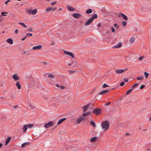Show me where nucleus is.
<instances>
[{
  "label": "nucleus",
  "instance_id": "f257e3e1",
  "mask_svg": "<svg viewBox=\"0 0 151 151\" xmlns=\"http://www.w3.org/2000/svg\"><path fill=\"white\" fill-rule=\"evenodd\" d=\"M101 127L103 129H104V131H106L108 129L110 124L107 120H105L102 122L101 124Z\"/></svg>",
  "mask_w": 151,
  "mask_h": 151
},
{
  "label": "nucleus",
  "instance_id": "f03ea898",
  "mask_svg": "<svg viewBox=\"0 0 151 151\" xmlns=\"http://www.w3.org/2000/svg\"><path fill=\"white\" fill-rule=\"evenodd\" d=\"M93 112L96 115H98L101 113V110L100 108H97L93 110Z\"/></svg>",
  "mask_w": 151,
  "mask_h": 151
},
{
  "label": "nucleus",
  "instance_id": "7ed1b4c3",
  "mask_svg": "<svg viewBox=\"0 0 151 151\" xmlns=\"http://www.w3.org/2000/svg\"><path fill=\"white\" fill-rule=\"evenodd\" d=\"M37 10L36 9H34L33 10H28L27 11V12L29 14H32L35 15L37 13Z\"/></svg>",
  "mask_w": 151,
  "mask_h": 151
},
{
  "label": "nucleus",
  "instance_id": "20e7f679",
  "mask_svg": "<svg viewBox=\"0 0 151 151\" xmlns=\"http://www.w3.org/2000/svg\"><path fill=\"white\" fill-rule=\"evenodd\" d=\"M53 123L52 121L49 122L47 123H46L45 125V127L46 128L50 127L52 126Z\"/></svg>",
  "mask_w": 151,
  "mask_h": 151
},
{
  "label": "nucleus",
  "instance_id": "39448f33",
  "mask_svg": "<svg viewBox=\"0 0 151 151\" xmlns=\"http://www.w3.org/2000/svg\"><path fill=\"white\" fill-rule=\"evenodd\" d=\"M62 51L65 54L68 55L70 56H71L72 58H74V54L73 53L71 52L67 51H65L64 50H63Z\"/></svg>",
  "mask_w": 151,
  "mask_h": 151
},
{
  "label": "nucleus",
  "instance_id": "423d86ee",
  "mask_svg": "<svg viewBox=\"0 0 151 151\" xmlns=\"http://www.w3.org/2000/svg\"><path fill=\"white\" fill-rule=\"evenodd\" d=\"M127 70V68H126L125 70L123 69H116V72L118 74H121L123 73L125 71Z\"/></svg>",
  "mask_w": 151,
  "mask_h": 151
},
{
  "label": "nucleus",
  "instance_id": "0eeeda50",
  "mask_svg": "<svg viewBox=\"0 0 151 151\" xmlns=\"http://www.w3.org/2000/svg\"><path fill=\"white\" fill-rule=\"evenodd\" d=\"M109 90H106L103 91L99 92L98 95H104L105 94H107L110 91Z\"/></svg>",
  "mask_w": 151,
  "mask_h": 151
},
{
  "label": "nucleus",
  "instance_id": "6e6552de",
  "mask_svg": "<svg viewBox=\"0 0 151 151\" xmlns=\"http://www.w3.org/2000/svg\"><path fill=\"white\" fill-rule=\"evenodd\" d=\"M73 16L76 19H79L82 16L81 14L79 13H73Z\"/></svg>",
  "mask_w": 151,
  "mask_h": 151
},
{
  "label": "nucleus",
  "instance_id": "1a4fd4ad",
  "mask_svg": "<svg viewBox=\"0 0 151 151\" xmlns=\"http://www.w3.org/2000/svg\"><path fill=\"white\" fill-rule=\"evenodd\" d=\"M93 20L91 18L87 20L86 22L85 23V26H88L91 24L93 22Z\"/></svg>",
  "mask_w": 151,
  "mask_h": 151
},
{
  "label": "nucleus",
  "instance_id": "9d476101",
  "mask_svg": "<svg viewBox=\"0 0 151 151\" xmlns=\"http://www.w3.org/2000/svg\"><path fill=\"white\" fill-rule=\"evenodd\" d=\"M90 105V104H88L84 106H82V109H83V112H85L89 108Z\"/></svg>",
  "mask_w": 151,
  "mask_h": 151
},
{
  "label": "nucleus",
  "instance_id": "9b49d317",
  "mask_svg": "<svg viewBox=\"0 0 151 151\" xmlns=\"http://www.w3.org/2000/svg\"><path fill=\"white\" fill-rule=\"evenodd\" d=\"M42 47V46L41 45H37L33 47L32 49L33 50H40Z\"/></svg>",
  "mask_w": 151,
  "mask_h": 151
},
{
  "label": "nucleus",
  "instance_id": "f8f14e48",
  "mask_svg": "<svg viewBox=\"0 0 151 151\" xmlns=\"http://www.w3.org/2000/svg\"><path fill=\"white\" fill-rule=\"evenodd\" d=\"M68 10L70 11L73 12L75 10V9L70 5H67L66 6Z\"/></svg>",
  "mask_w": 151,
  "mask_h": 151
},
{
  "label": "nucleus",
  "instance_id": "ddd939ff",
  "mask_svg": "<svg viewBox=\"0 0 151 151\" xmlns=\"http://www.w3.org/2000/svg\"><path fill=\"white\" fill-rule=\"evenodd\" d=\"M119 14L123 18V19L124 20H128V18L126 15L124 14L122 12H120Z\"/></svg>",
  "mask_w": 151,
  "mask_h": 151
},
{
  "label": "nucleus",
  "instance_id": "4468645a",
  "mask_svg": "<svg viewBox=\"0 0 151 151\" xmlns=\"http://www.w3.org/2000/svg\"><path fill=\"white\" fill-rule=\"evenodd\" d=\"M12 78L15 81H17L19 79V77L16 74H14L12 76Z\"/></svg>",
  "mask_w": 151,
  "mask_h": 151
},
{
  "label": "nucleus",
  "instance_id": "2eb2a0df",
  "mask_svg": "<svg viewBox=\"0 0 151 151\" xmlns=\"http://www.w3.org/2000/svg\"><path fill=\"white\" fill-rule=\"evenodd\" d=\"M122 45V42H119L118 44L117 45H116L114 46L113 47V48H119L121 47Z\"/></svg>",
  "mask_w": 151,
  "mask_h": 151
},
{
  "label": "nucleus",
  "instance_id": "dca6fc26",
  "mask_svg": "<svg viewBox=\"0 0 151 151\" xmlns=\"http://www.w3.org/2000/svg\"><path fill=\"white\" fill-rule=\"evenodd\" d=\"M66 119V118H63L60 119L57 123L58 125H60V124L63 122Z\"/></svg>",
  "mask_w": 151,
  "mask_h": 151
},
{
  "label": "nucleus",
  "instance_id": "f3484780",
  "mask_svg": "<svg viewBox=\"0 0 151 151\" xmlns=\"http://www.w3.org/2000/svg\"><path fill=\"white\" fill-rule=\"evenodd\" d=\"M11 139H12V138L11 137H9L7 138V139H6V140L5 142V145H8V144L9 142L10 141Z\"/></svg>",
  "mask_w": 151,
  "mask_h": 151
},
{
  "label": "nucleus",
  "instance_id": "a211bd4d",
  "mask_svg": "<svg viewBox=\"0 0 151 151\" xmlns=\"http://www.w3.org/2000/svg\"><path fill=\"white\" fill-rule=\"evenodd\" d=\"M30 144V142H25L24 143H23L21 147L22 148H24L25 147V146L27 145H29Z\"/></svg>",
  "mask_w": 151,
  "mask_h": 151
},
{
  "label": "nucleus",
  "instance_id": "6ab92c4d",
  "mask_svg": "<svg viewBox=\"0 0 151 151\" xmlns=\"http://www.w3.org/2000/svg\"><path fill=\"white\" fill-rule=\"evenodd\" d=\"M6 42L10 44H13V40L11 38H9L6 40Z\"/></svg>",
  "mask_w": 151,
  "mask_h": 151
},
{
  "label": "nucleus",
  "instance_id": "aec40b11",
  "mask_svg": "<svg viewBox=\"0 0 151 151\" xmlns=\"http://www.w3.org/2000/svg\"><path fill=\"white\" fill-rule=\"evenodd\" d=\"M90 115L92 116V114H91V112H88L86 113H84L82 114V116H87Z\"/></svg>",
  "mask_w": 151,
  "mask_h": 151
},
{
  "label": "nucleus",
  "instance_id": "412c9836",
  "mask_svg": "<svg viewBox=\"0 0 151 151\" xmlns=\"http://www.w3.org/2000/svg\"><path fill=\"white\" fill-rule=\"evenodd\" d=\"M16 85L18 89H21V85L19 83V81H17L16 84Z\"/></svg>",
  "mask_w": 151,
  "mask_h": 151
},
{
  "label": "nucleus",
  "instance_id": "4be33fe9",
  "mask_svg": "<svg viewBox=\"0 0 151 151\" xmlns=\"http://www.w3.org/2000/svg\"><path fill=\"white\" fill-rule=\"evenodd\" d=\"M92 12V10L91 9H88L85 12V13L86 14H90Z\"/></svg>",
  "mask_w": 151,
  "mask_h": 151
},
{
  "label": "nucleus",
  "instance_id": "5701e85b",
  "mask_svg": "<svg viewBox=\"0 0 151 151\" xmlns=\"http://www.w3.org/2000/svg\"><path fill=\"white\" fill-rule=\"evenodd\" d=\"M98 139L97 137H92L90 140L91 142H94L96 141V140Z\"/></svg>",
  "mask_w": 151,
  "mask_h": 151
},
{
  "label": "nucleus",
  "instance_id": "b1692460",
  "mask_svg": "<svg viewBox=\"0 0 151 151\" xmlns=\"http://www.w3.org/2000/svg\"><path fill=\"white\" fill-rule=\"evenodd\" d=\"M84 119V118H83L82 117H81L80 118L78 119L77 120L76 122L77 124H79L81 122L82 120Z\"/></svg>",
  "mask_w": 151,
  "mask_h": 151
},
{
  "label": "nucleus",
  "instance_id": "393cba45",
  "mask_svg": "<svg viewBox=\"0 0 151 151\" xmlns=\"http://www.w3.org/2000/svg\"><path fill=\"white\" fill-rule=\"evenodd\" d=\"M138 85V83H136L132 85L131 87L132 88L131 89H132V90L134 89L135 88H137Z\"/></svg>",
  "mask_w": 151,
  "mask_h": 151
},
{
  "label": "nucleus",
  "instance_id": "a878e982",
  "mask_svg": "<svg viewBox=\"0 0 151 151\" xmlns=\"http://www.w3.org/2000/svg\"><path fill=\"white\" fill-rule=\"evenodd\" d=\"M23 131L24 132H25L27 131V127L26 125H24L23 126Z\"/></svg>",
  "mask_w": 151,
  "mask_h": 151
},
{
  "label": "nucleus",
  "instance_id": "bb28decb",
  "mask_svg": "<svg viewBox=\"0 0 151 151\" xmlns=\"http://www.w3.org/2000/svg\"><path fill=\"white\" fill-rule=\"evenodd\" d=\"M97 18V14H93L92 17L91 18V19H92V20L93 21L94 19H96Z\"/></svg>",
  "mask_w": 151,
  "mask_h": 151
},
{
  "label": "nucleus",
  "instance_id": "cd10ccee",
  "mask_svg": "<svg viewBox=\"0 0 151 151\" xmlns=\"http://www.w3.org/2000/svg\"><path fill=\"white\" fill-rule=\"evenodd\" d=\"M90 124L91 125L93 126L94 127H96V125L95 123L93 121H91L90 122Z\"/></svg>",
  "mask_w": 151,
  "mask_h": 151
},
{
  "label": "nucleus",
  "instance_id": "c85d7f7f",
  "mask_svg": "<svg viewBox=\"0 0 151 151\" xmlns=\"http://www.w3.org/2000/svg\"><path fill=\"white\" fill-rule=\"evenodd\" d=\"M132 89H129L128 91H127L126 93V95H128L130 93H131V92H132Z\"/></svg>",
  "mask_w": 151,
  "mask_h": 151
},
{
  "label": "nucleus",
  "instance_id": "c756f323",
  "mask_svg": "<svg viewBox=\"0 0 151 151\" xmlns=\"http://www.w3.org/2000/svg\"><path fill=\"white\" fill-rule=\"evenodd\" d=\"M19 24L22 25L24 28H26L27 27V26L24 23L20 22H19Z\"/></svg>",
  "mask_w": 151,
  "mask_h": 151
},
{
  "label": "nucleus",
  "instance_id": "7c9ffc66",
  "mask_svg": "<svg viewBox=\"0 0 151 151\" xmlns=\"http://www.w3.org/2000/svg\"><path fill=\"white\" fill-rule=\"evenodd\" d=\"M134 37H132L130 40L129 42L130 43H132L134 41Z\"/></svg>",
  "mask_w": 151,
  "mask_h": 151
},
{
  "label": "nucleus",
  "instance_id": "2f4dec72",
  "mask_svg": "<svg viewBox=\"0 0 151 151\" xmlns=\"http://www.w3.org/2000/svg\"><path fill=\"white\" fill-rule=\"evenodd\" d=\"M127 23V22L123 21L122 22V24L124 27H125L126 26Z\"/></svg>",
  "mask_w": 151,
  "mask_h": 151
},
{
  "label": "nucleus",
  "instance_id": "473e14b6",
  "mask_svg": "<svg viewBox=\"0 0 151 151\" xmlns=\"http://www.w3.org/2000/svg\"><path fill=\"white\" fill-rule=\"evenodd\" d=\"M48 77L49 78H55V76L52 74H49L48 76Z\"/></svg>",
  "mask_w": 151,
  "mask_h": 151
},
{
  "label": "nucleus",
  "instance_id": "72a5a7b5",
  "mask_svg": "<svg viewBox=\"0 0 151 151\" xmlns=\"http://www.w3.org/2000/svg\"><path fill=\"white\" fill-rule=\"evenodd\" d=\"M27 127L30 128L31 127H32L33 126V124H27L26 125Z\"/></svg>",
  "mask_w": 151,
  "mask_h": 151
},
{
  "label": "nucleus",
  "instance_id": "f704fd0d",
  "mask_svg": "<svg viewBox=\"0 0 151 151\" xmlns=\"http://www.w3.org/2000/svg\"><path fill=\"white\" fill-rule=\"evenodd\" d=\"M114 26L115 28H116L118 29L119 27V25H118L117 24L115 23L114 24Z\"/></svg>",
  "mask_w": 151,
  "mask_h": 151
},
{
  "label": "nucleus",
  "instance_id": "c9c22d12",
  "mask_svg": "<svg viewBox=\"0 0 151 151\" xmlns=\"http://www.w3.org/2000/svg\"><path fill=\"white\" fill-rule=\"evenodd\" d=\"M32 36V33H27L26 34V37H29L30 36Z\"/></svg>",
  "mask_w": 151,
  "mask_h": 151
},
{
  "label": "nucleus",
  "instance_id": "e433bc0d",
  "mask_svg": "<svg viewBox=\"0 0 151 151\" xmlns=\"http://www.w3.org/2000/svg\"><path fill=\"white\" fill-rule=\"evenodd\" d=\"M52 10V8H51V7H49V8H47L46 9V11L47 12H49V11H51Z\"/></svg>",
  "mask_w": 151,
  "mask_h": 151
},
{
  "label": "nucleus",
  "instance_id": "4c0bfd02",
  "mask_svg": "<svg viewBox=\"0 0 151 151\" xmlns=\"http://www.w3.org/2000/svg\"><path fill=\"white\" fill-rule=\"evenodd\" d=\"M144 73V74H145V76L146 77V78H148V76L149 74L147 73L146 72H145Z\"/></svg>",
  "mask_w": 151,
  "mask_h": 151
},
{
  "label": "nucleus",
  "instance_id": "58836bf2",
  "mask_svg": "<svg viewBox=\"0 0 151 151\" xmlns=\"http://www.w3.org/2000/svg\"><path fill=\"white\" fill-rule=\"evenodd\" d=\"M8 14V12H2L1 13V14L2 15L4 16H6V15H5V14Z\"/></svg>",
  "mask_w": 151,
  "mask_h": 151
},
{
  "label": "nucleus",
  "instance_id": "ea45409f",
  "mask_svg": "<svg viewBox=\"0 0 151 151\" xmlns=\"http://www.w3.org/2000/svg\"><path fill=\"white\" fill-rule=\"evenodd\" d=\"M111 30L112 32H115V30L113 27H112L111 28Z\"/></svg>",
  "mask_w": 151,
  "mask_h": 151
},
{
  "label": "nucleus",
  "instance_id": "a19ab883",
  "mask_svg": "<svg viewBox=\"0 0 151 151\" xmlns=\"http://www.w3.org/2000/svg\"><path fill=\"white\" fill-rule=\"evenodd\" d=\"M57 3V2L56 1H55L53 2H52L51 3V5L52 6H53L55 4H56Z\"/></svg>",
  "mask_w": 151,
  "mask_h": 151
},
{
  "label": "nucleus",
  "instance_id": "79ce46f5",
  "mask_svg": "<svg viewBox=\"0 0 151 151\" xmlns=\"http://www.w3.org/2000/svg\"><path fill=\"white\" fill-rule=\"evenodd\" d=\"M109 86L107 85V84H106V83H104L103 84L102 87L104 88H106V87H109Z\"/></svg>",
  "mask_w": 151,
  "mask_h": 151
},
{
  "label": "nucleus",
  "instance_id": "37998d69",
  "mask_svg": "<svg viewBox=\"0 0 151 151\" xmlns=\"http://www.w3.org/2000/svg\"><path fill=\"white\" fill-rule=\"evenodd\" d=\"M124 84L125 83L124 82L122 81L120 83L119 86H123L124 85Z\"/></svg>",
  "mask_w": 151,
  "mask_h": 151
},
{
  "label": "nucleus",
  "instance_id": "c03bdc74",
  "mask_svg": "<svg viewBox=\"0 0 151 151\" xmlns=\"http://www.w3.org/2000/svg\"><path fill=\"white\" fill-rule=\"evenodd\" d=\"M68 71H69V73L70 74H72L73 73H75V72L74 71L70 70H68Z\"/></svg>",
  "mask_w": 151,
  "mask_h": 151
},
{
  "label": "nucleus",
  "instance_id": "a18cd8bd",
  "mask_svg": "<svg viewBox=\"0 0 151 151\" xmlns=\"http://www.w3.org/2000/svg\"><path fill=\"white\" fill-rule=\"evenodd\" d=\"M143 77L142 76H140L139 77H137V79L138 80H140L142 79Z\"/></svg>",
  "mask_w": 151,
  "mask_h": 151
},
{
  "label": "nucleus",
  "instance_id": "49530a36",
  "mask_svg": "<svg viewBox=\"0 0 151 151\" xmlns=\"http://www.w3.org/2000/svg\"><path fill=\"white\" fill-rule=\"evenodd\" d=\"M145 87V85H142L140 86V88L141 89H143Z\"/></svg>",
  "mask_w": 151,
  "mask_h": 151
},
{
  "label": "nucleus",
  "instance_id": "de8ad7c7",
  "mask_svg": "<svg viewBox=\"0 0 151 151\" xmlns=\"http://www.w3.org/2000/svg\"><path fill=\"white\" fill-rule=\"evenodd\" d=\"M28 31L30 32H33V29L32 28H30L28 29Z\"/></svg>",
  "mask_w": 151,
  "mask_h": 151
},
{
  "label": "nucleus",
  "instance_id": "09e8293b",
  "mask_svg": "<svg viewBox=\"0 0 151 151\" xmlns=\"http://www.w3.org/2000/svg\"><path fill=\"white\" fill-rule=\"evenodd\" d=\"M60 88L61 89H65V86H60Z\"/></svg>",
  "mask_w": 151,
  "mask_h": 151
},
{
  "label": "nucleus",
  "instance_id": "8fccbe9b",
  "mask_svg": "<svg viewBox=\"0 0 151 151\" xmlns=\"http://www.w3.org/2000/svg\"><path fill=\"white\" fill-rule=\"evenodd\" d=\"M144 58L143 56H141L139 58V60H142Z\"/></svg>",
  "mask_w": 151,
  "mask_h": 151
},
{
  "label": "nucleus",
  "instance_id": "3c124183",
  "mask_svg": "<svg viewBox=\"0 0 151 151\" xmlns=\"http://www.w3.org/2000/svg\"><path fill=\"white\" fill-rule=\"evenodd\" d=\"M111 103L110 102H108L105 104V105L108 106Z\"/></svg>",
  "mask_w": 151,
  "mask_h": 151
},
{
  "label": "nucleus",
  "instance_id": "603ef678",
  "mask_svg": "<svg viewBox=\"0 0 151 151\" xmlns=\"http://www.w3.org/2000/svg\"><path fill=\"white\" fill-rule=\"evenodd\" d=\"M124 81L126 82H127L128 81L129 79L127 78H124Z\"/></svg>",
  "mask_w": 151,
  "mask_h": 151
},
{
  "label": "nucleus",
  "instance_id": "864d4df0",
  "mask_svg": "<svg viewBox=\"0 0 151 151\" xmlns=\"http://www.w3.org/2000/svg\"><path fill=\"white\" fill-rule=\"evenodd\" d=\"M19 31L17 29H16L14 31V33L15 34H17L18 33Z\"/></svg>",
  "mask_w": 151,
  "mask_h": 151
},
{
  "label": "nucleus",
  "instance_id": "5fc2aeb1",
  "mask_svg": "<svg viewBox=\"0 0 151 151\" xmlns=\"http://www.w3.org/2000/svg\"><path fill=\"white\" fill-rule=\"evenodd\" d=\"M10 0H8L7 1H6L5 2V4H6V5H7V3L9 2H10Z\"/></svg>",
  "mask_w": 151,
  "mask_h": 151
},
{
  "label": "nucleus",
  "instance_id": "6e6d98bb",
  "mask_svg": "<svg viewBox=\"0 0 151 151\" xmlns=\"http://www.w3.org/2000/svg\"><path fill=\"white\" fill-rule=\"evenodd\" d=\"M101 27V24L100 23H99L98 24V27Z\"/></svg>",
  "mask_w": 151,
  "mask_h": 151
},
{
  "label": "nucleus",
  "instance_id": "4d7b16f0",
  "mask_svg": "<svg viewBox=\"0 0 151 151\" xmlns=\"http://www.w3.org/2000/svg\"><path fill=\"white\" fill-rule=\"evenodd\" d=\"M27 37H26V36L25 37H24L22 39H21V40H23H23H25V39Z\"/></svg>",
  "mask_w": 151,
  "mask_h": 151
},
{
  "label": "nucleus",
  "instance_id": "13d9d810",
  "mask_svg": "<svg viewBox=\"0 0 151 151\" xmlns=\"http://www.w3.org/2000/svg\"><path fill=\"white\" fill-rule=\"evenodd\" d=\"M18 105H15V106H13V107L14 108H17V107H18Z\"/></svg>",
  "mask_w": 151,
  "mask_h": 151
},
{
  "label": "nucleus",
  "instance_id": "bf43d9fd",
  "mask_svg": "<svg viewBox=\"0 0 151 151\" xmlns=\"http://www.w3.org/2000/svg\"><path fill=\"white\" fill-rule=\"evenodd\" d=\"M11 98L12 99H14V96L13 95H12L11 96Z\"/></svg>",
  "mask_w": 151,
  "mask_h": 151
},
{
  "label": "nucleus",
  "instance_id": "052dcab7",
  "mask_svg": "<svg viewBox=\"0 0 151 151\" xmlns=\"http://www.w3.org/2000/svg\"><path fill=\"white\" fill-rule=\"evenodd\" d=\"M124 96H122V97H121L120 98V100H122V99H123V98H124Z\"/></svg>",
  "mask_w": 151,
  "mask_h": 151
},
{
  "label": "nucleus",
  "instance_id": "680f3d73",
  "mask_svg": "<svg viewBox=\"0 0 151 151\" xmlns=\"http://www.w3.org/2000/svg\"><path fill=\"white\" fill-rule=\"evenodd\" d=\"M2 19L1 17H0V22H2Z\"/></svg>",
  "mask_w": 151,
  "mask_h": 151
},
{
  "label": "nucleus",
  "instance_id": "e2e57ef3",
  "mask_svg": "<svg viewBox=\"0 0 151 151\" xmlns=\"http://www.w3.org/2000/svg\"><path fill=\"white\" fill-rule=\"evenodd\" d=\"M2 145L3 144L1 143H0V148L1 147Z\"/></svg>",
  "mask_w": 151,
  "mask_h": 151
},
{
  "label": "nucleus",
  "instance_id": "0e129e2a",
  "mask_svg": "<svg viewBox=\"0 0 151 151\" xmlns=\"http://www.w3.org/2000/svg\"><path fill=\"white\" fill-rule=\"evenodd\" d=\"M57 9V8L56 7H55V8H52V10H55L56 9Z\"/></svg>",
  "mask_w": 151,
  "mask_h": 151
},
{
  "label": "nucleus",
  "instance_id": "69168bd1",
  "mask_svg": "<svg viewBox=\"0 0 151 151\" xmlns=\"http://www.w3.org/2000/svg\"><path fill=\"white\" fill-rule=\"evenodd\" d=\"M125 135L126 136H127L129 135V134L128 133H126L125 134Z\"/></svg>",
  "mask_w": 151,
  "mask_h": 151
},
{
  "label": "nucleus",
  "instance_id": "338daca9",
  "mask_svg": "<svg viewBox=\"0 0 151 151\" xmlns=\"http://www.w3.org/2000/svg\"><path fill=\"white\" fill-rule=\"evenodd\" d=\"M56 86L57 87H60V86H59V85L57 84H56Z\"/></svg>",
  "mask_w": 151,
  "mask_h": 151
},
{
  "label": "nucleus",
  "instance_id": "774afa93",
  "mask_svg": "<svg viewBox=\"0 0 151 151\" xmlns=\"http://www.w3.org/2000/svg\"><path fill=\"white\" fill-rule=\"evenodd\" d=\"M147 150H151V148L150 149V148H148L147 149Z\"/></svg>",
  "mask_w": 151,
  "mask_h": 151
}]
</instances>
